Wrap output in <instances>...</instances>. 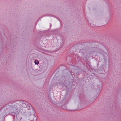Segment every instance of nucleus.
<instances>
[{
    "label": "nucleus",
    "instance_id": "nucleus-1",
    "mask_svg": "<svg viewBox=\"0 0 121 121\" xmlns=\"http://www.w3.org/2000/svg\"><path fill=\"white\" fill-rule=\"evenodd\" d=\"M35 64H38L39 63V61L37 60H35L34 61Z\"/></svg>",
    "mask_w": 121,
    "mask_h": 121
},
{
    "label": "nucleus",
    "instance_id": "nucleus-2",
    "mask_svg": "<svg viewBox=\"0 0 121 121\" xmlns=\"http://www.w3.org/2000/svg\"><path fill=\"white\" fill-rule=\"evenodd\" d=\"M92 25H93V24H91V25L92 26H93Z\"/></svg>",
    "mask_w": 121,
    "mask_h": 121
}]
</instances>
